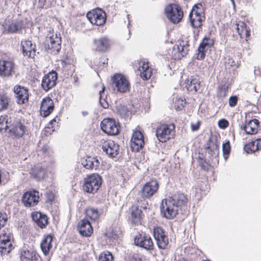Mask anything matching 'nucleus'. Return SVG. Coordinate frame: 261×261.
Segmentation results:
<instances>
[{
	"label": "nucleus",
	"mask_w": 261,
	"mask_h": 261,
	"mask_svg": "<svg viewBox=\"0 0 261 261\" xmlns=\"http://www.w3.org/2000/svg\"><path fill=\"white\" fill-rule=\"evenodd\" d=\"M175 125L173 123L160 122L155 128V136L159 142L166 143L173 138Z\"/></svg>",
	"instance_id": "1"
},
{
	"label": "nucleus",
	"mask_w": 261,
	"mask_h": 261,
	"mask_svg": "<svg viewBox=\"0 0 261 261\" xmlns=\"http://www.w3.org/2000/svg\"><path fill=\"white\" fill-rule=\"evenodd\" d=\"M189 19L192 26L194 28H200L205 19V9L200 3L195 4L189 14Z\"/></svg>",
	"instance_id": "2"
},
{
	"label": "nucleus",
	"mask_w": 261,
	"mask_h": 261,
	"mask_svg": "<svg viewBox=\"0 0 261 261\" xmlns=\"http://www.w3.org/2000/svg\"><path fill=\"white\" fill-rule=\"evenodd\" d=\"M13 234L8 228H4L0 233V254L5 255L9 253L14 247L12 244Z\"/></svg>",
	"instance_id": "3"
},
{
	"label": "nucleus",
	"mask_w": 261,
	"mask_h": 261,
	"mask_svg": "<svg viewBox=\"0 0 261 261\" xmlns=\"http://www.w3.org/2000/svg\"><path fill=\"white\" fill-rule=\"evenodd\" d=\"M102 181L101 177L98 174L88 175L84 179L83 189L85 192L95 194L101 186Z\"/></svg>",
	"instance_id": "4"
},
{
	"label": "nucleus",
	"mask_w": 261,
	"mask_h": 261,
	"mask_svg": "<svg viewBox=\"0 0 261 261\" xmlns=\"http://www.w3.org/2000/svg\"><path fill=\"white\" fill-rule=\"evenodd\" d=\"M179 207L169 196L162 200L161 211L163 216L172 219L178 214Z\"/></svg>",
	"instance_id": "5"
},
{
	"label": "nucleus",
	"mask_w": 261,
	"mask_h": 261,
	"mask_svg": "<svg viewBox=\"0 0 261 261\" xmlns=\"http://www.w3.org/2000/svg\"><path fill=\"white\" fill-rule=\"evenodd\" d=\"M167 18L173 23L180 22L184 16V12L181 6L176 4H168L165 9Z\"/></svg>",
	"instance_id": "6"
},
{
	"label": "nucleus",
	"mask_w": 261,
	"mask_h": 261,
	"mask_svg": "<svg viewBox=\"0 0 261 261\" xmlns=\"http://www.w3.org/2000/svg\"><path fill=\"white\" fill-rule=\"evenodd\" d=\"M112 86L114 90L121 93L128 92L130 85L125 76L121 73H115L112 77Z\"/></svg>",
	"instance_id": "7"
},
{
	"label": "nucleus",
	"mask_w": 261,
	"mask_h": 261,
	"mask_svg": "<svg viewBox=\"0 0 261 261\" xmlns=\"http://www.w3.org/2000/svg\"><path fill=\"white\" fill-rule=\"evenodd\" d=\"M159 187L160 185L156 179H150L143 186L140 191L142 198L143 199H151L158 193Z\"/></svg>",
	"instance_id": "8"
},
{
	"label": "nucleus",
	"mask_w": 261,
	"mask_h": 261,
	"mask_svg": "<svg viewBox=\"0 0 261 261\" xmlns=\"http://www.w3.org/2000/svg\"><path fill=\"white\" fill-rule=\"evenodd\" d=\"M86 16L91 23L97 26L103 25L107 20L105 12L100 8H96L89 11Z\"/></svg>",
	"instance_id": "9"
},
{
	"label": "nucleus",
	"mask_w": 261,
	"mask_h": 261,
	"mask_svg": "<svg viewBox=\"0 0 261 261\" xmlns=\"http://www.w3.org/2000/svg\"><path fill=\"white\" fill-rule=\"evenodd\" d=\"M9 133L10 136L15 138H20L25 134L27 127L20 120L10 118Z\"/></svg>",
	"instance_id": "10"
},
{
	"label": "nucleus",
	"mask_w": 261,
	"mask_h": 261,
	"mask_svg": "<svg viewBox=\"0 0 261 261\" xmlns=\"http://www.w3.org/2000/svg\"><path fill=\"white\" fill-rule=\"evenodd\" d=\"M101 130L106 134L115 136L119 133V123L115 119L110 118H105L100 123Z\"/></svg>",
	"instance_id": "11"
},
{
	"label": "nucleus",
	"mask_w": 261,
	"mask_h": 261,
	"mask_svg": "<svg viewBox=\"0 0 261 261\" xmlns=\"http://www.w3.org/2000/svg\"><path fill=\"white\" fill-rule=\"evenodd\" d=\"M99 146L103 152L112 158L116 157L119 153V145L112 140H101Z\"/></svg>",
	"instance_id": "12"
},
{
	"label": "nucleus",
	"mask_w": 261,
	"mask_h": 261,
	"mask_svg": "<svg viewBox=\"0 0 261 261\" xmlns=\"http://www.w3.org/2000/svg\"><path fill=\"white\" fill-rule=\"evenodd\" d=\"M134 242L136 245L148 250H152L154 244L149 234L141 231L135 237Z\"/></svg>",
	"instance_id": "13"
},
{
	"label": "nucleus",
	"mask_w": 261,
	"mask_h": 261,
	"mask_svg": "<svg viewBox=\"0 0 261 261\" xmlns=\"http://www.w3.org/2000/svg\"><path fill=\"white\" fill-rule=\"evenodd\" d=\"M40 199L39 192L36 190H31L24 192L21 202L26 207H34L38 204Z\"/></svg>",
	"instance_id": "14"
},
{
	"label": "nucleus",
	"mask_w": 261,
	"mask_h": 261,
	"mask_svg": "<svg viewBox=\"0 0 261 261\" xmlns=\"http://www.w3.org/2000/svg\"><path fill=\"white\" fill-rule=\"evenodd\" d=\"M16 65L11 60L0 59V76L9 77L15 73Z\"/></svg>",
	"instance_id": "15"
},
{
	"label": "nucleus",
	"mask_w": 261,
	"mask_h": 261,
	"mask_svg": "<svg viewBox=\"0 0 261 261\" xmlns=\"http://www.w3.org/2000/svg\"><path fill=\"white\" fill-rule=\"evenodd\" d=\"M153 237L160 249H166L169 244V239L164 229L161 226L153 228Z\"/></svg>",
	"instance_id": "16"
},
{
	"label": "nucleus",
	"mask_w": 261,
	"mask_h": 261,
	"mask_svg": "<svg viewBox=\"0 0 261 261\" xmlns=\"http://www.w3.org/2000/svg\"><path fill=\"white\" fill-rule=\"evenodd\" d=\"M61 48V38L57 33L53 34L46 40V49L51 54H58Z\"/></svg>",
	"instance_id": "17"
},
{
	"label": "nucleus",
	"mask_w": 261,
	"mask_h": 261,
	"mask_svg": "<svg viewBox=\"0 0 261 261\" xmlns=\"http://www.w3.org/2000/svg\"><path fill=\"white\" fill-rule=\"evenodd\" d=\"M16 102L18 105H26L29 102L30 96L28 88L19 85H16L13 89Z\"/></svg>",
	"instance_id": "18"
},
{
	"label": "nucleus",
	"mask_w": 261,
	"mask_h": 261,
	"mask_svg": "<svg viewBox=\"0 0 261 261\" xmlns=\"http://www.w3.org/2000/svg\"><path fill=\"white\" fill-rule=\"evenodd\" d=\"M130 147L133 151H139L144 145V138L143 133L139 130L133 131L130 143Z\"/></svg>",
	"instance_id": "19"
},
{
	"label": "nucleus",
	"mask_w": 261,
	"mask_h": 261,
	"mask_svg": "<svg viewBox=\"0 0 261 261\" xmlns=\"http://www.w3.org/2000/svg\"><path fill=\"white\" fill-rule=\"evenodd\" d=\"M129 219L132 223L135 225H141L143 222L144 215L139 206L133 205L129 208Z\"/></svg>",
	"instance_id": "20"
},
{
	"label": "nucleus",
	"mask_w": 261,
	"mask_h": 261,
	"mask_svg": "<svg viewBox=\"0 0 261 261\" xmlns=\"http://www.w3.org/2000/svg\"><path fill=\"white\" fill-rule=\"evenodd\" d=\"M21 49L24 57L34 59L36 56V45L29 40H23L21 41Z\"/></svg>",
	"instance_id": "21"
},
{
	"label": "nucleus",
	"mask_w": 261,
	"mask_h": 261,
	"mask_svg": "<svg viewBox=\"0 0 261 261\" xmlns=\"http://www.w3.org/2000/svg\"><path fill=\"white\" fill-rule=\"evenodd\" d=\"M57 79L58 74L55 71L53 70L47 74H45L41 82V87L45 91H47L55 86Z\"/></svg>",
	"instance_id": "22"
},
{
	"label": "nucleus",
	"mask_w": 261,
	"mask_h": 261,
	"mask_svg": "<svg viewBox=\"0 0 261 261\" xmlns=\"http://www.w3.org/2000/svg\"><path fill=\"white\" fill-rule=\"evenodd\" d=\"M54 103L50 97L47 96L43 98L40 108V115L43 117L48 116L54 110Z\"/></svg>",
	"instance_id": "23"
},
{
	"label": "nucleus",
	"mask_w": 261,
	"mask_h": 261,
	"mask_svg": "<svg viewBox=\"0 0 261 261\" xmlns=\"http://www.w3.org/2000/svg\"><path fill=\"white\" fill-rule=\"evenodd\" d=\"M95 49L98 52H105L109 50L112 45L111 40L106 36L93 40Z\"/></svg>",
	"instance_id": "24"
},
{
	"label": "nucleus",
	"mask_w": 261,
	"mask_h": 261,
	"mask_svg": "<svg viewBox=\"0 0 261 261\" xmlns=\"http://www.w3.org/2000/svg\"><path fill=\"white\" fill-rule=\"evenodd\" d=\"M138 70L140 71L141 77L143 80L149 79L153 72V69L149 65V62L145 59L141 60L139 63Z\"/></svg>",
	"instance_id": "25"
},
{
	"label": "nucleus",
	"mask_w": 261,
	"mask_h": 261,
	"mask_svg": "<svg viewBox=\"0 0 261 261\" xmlns=\"http://www.w3.org/2000/svg\"><path fill=\"white\" fill-rule=\"evenodd\" d=\"M77 229L80 234L85 237H90L93 232L91 222L87 219H82L78 223Z\"/></svg>",
	"instance_id": "26"
},
{
	"label": "nucleus",
	"mask_w": 261,
	"mask_h": 261,
	"mask_svg": "<svg viewBox=\"0 0 261 261\" xmlns=\"http://www.w3.org/2000/svg\"><path fill=\"white\" fill-rule=\"evenodd\" d=\"M241 128L245 131L246 134H256L260 129L259 122L256 119L250 120L242 126Z\"/></svg>",
	"instance_id": "27"
},
{
	"label": "nucleus",
	"mask_w": 261,
	"mask_h": 261,
	"mask_svg": "<svg viewBox=\"0 0 261 261\" xmlns=\"http://www.w3.org/2000/svg\"><path fill=\"white\" fill-rule=\"evenodd\" d=\"M185 88L191 92H196L200 88V82L197 76H192L185 83Z\"/></svg>",
	"instance_id": "28"
},
{
	"label": "nucleus",
	"mask_w": 261,
	"mask_h": 261,
	"mask_svg": "<svg viewBox=\"0 0 261 261\" xmlns=\"http://www.w3.org/2000/svg\"><path fill=\"white\" fill-rule=\"evenodd\" d=\"M85 214L84 219H87L91 222L98 221L100 216L99 211L97 208L91 206L88 207L85 209Z\"/></svg>",
	"instance_id": "29"
},
{
	"label": "nucleus",
	"mask_w": 261,
	"mask_h": 261,
	"mask_svg": "<svg viewBox=\"0 0 261 261\" xmlns=\"http://www.w3.org/2000/svg\"><path fill=\"white\" fill-rule=\"evenodd\" d=\"M32 217L33 221L41 228H45L48 223V218L46 215L42 214L40 212H33Z\"/></svg>",
	"instance_id": "30"
},
{
	"label": "nucleus",
	"mask_w": 261,
	"mask_h": 261,
	"mask_svg": "<svg viewBox=\"0 0 261 261\" xmlns=\"http://www.w3.org/2000/svg\"><path fill=\"white\" fill-rule=\"evenodd\" d=\"M236 30L240 37L247 41L250 36V29L247 27L245 22L239 21L236 24Z\"/></svg>",
	"instance_id": "31"
},
{
	"label": "nucleus",
	"mask_w": 261,
	"mask_h": 261,
	"mask_svg": "<svg viewBox=\"0 0 261 261\" xmlns=\"http://www.w3.org/2000/svg\"><path fill=\"white\" fill-rule=\"evenodd\" d=\"M169 197L173 199L179 208L187 205L189 201L187 195L180 192H177Z\"/></svg>",
	"instance_id": "32"
},
{
	"label": "nucleus",
	"mask_w": 261,
	"mask_h": 261,
	"mask_svg": "<svg viewBox=\"0 0 261 261\" xmlns=\"http://www.w3.org/2000/svg\"><path fill=\"white\" fill-rule=\"evenodd\" d=\"M32 177L38 180L43 179L46 175V171L45 168L39 166L35 165L30 171Z\"/></svg>",
	"instance_id": "33"
},
{
	"label": "nucleus",
	"mask_w": 261,
	"mask_h": 261,
	"mask_svg": "<svg viewBox=\"0 0 261 261\" xmlns=\"http://www.w3.org/2000/svg\"><path fill=\"white\" fill-rule=\"evenodd\" d=\"M20 261H37V256L36 251L33 250L22 249L20 251Z\"/></svg>",
	"instance_id": "34"
},
{
	"label": "nucleus",
	"mask_w": 261,
	"mask_h": 261,
	"mask_svg": "<svg viewBox=\"0 0 261 261\" xmlns=\"http://www.w3.org/2000/svg\"><path fill=\"white\" fill-rule=\"evenodd\" d=\"M53 236L51 234H46L41 242L40 246L42 252L45 255H47L52 247Z\"/></svg>",
	"instance_id": "35"
},
{
	"label": "nucleus",
	"mask_w": 261,
	"mask_h": 261,
	"mask_svg": "<svg viewBox=\"0 0 261 261\" xmlns=\"http://www.w3.org/2000/svg\"><path fill=\"white\" fill-rule=\"evenodd\" d=\"M132 108L130 105L125 106L119 105L116 107V112L121 118H127L132 114Z\"/></svg>",
	"instance_id": "36"
},
{
	"label": "nucleus",
	"mask_w": 261,
	"mask_h": 261,
	"mask_svg": "<svg viewBox=\"0 0 261 261\" xmlns=\"http://www.w3.org/2000/svg\"><path fill=\"white\" fill-rule=\"evenodd\" d=\"M82 165L87 169H96L99 165V162L97 159L87 156L82 161Z\"/></svg>",
	"instance_id": "37"
},
{
	"label": "nucleus",
	"mask_w": 261,
	"mask_h": 261,
	"mask_svg": "<svg viewBox=\"0 0 261 261\" xmlns=\"http://www.w3.org/2000/svg\"><path fill=\"white\" fill-rule=\"evenodd\" d=\"M23 23L21 21L12 22L8 25L6 31L7 33L14 34L21 31L22 28Z\"/></svg>",
	"instance_id": "38"
},
{
	"label": "nucleus",
	"mask_w": 261,
	"mask_h": 261,
	"mask_svg": "<svg viewBox=\"0 0 261 261\" xmlns=\"http://www.w3.org/2000/svg\"><path fill=\"white\" fill-rule=\"evenodd\" d=\"M11 100V97L7 93L0 94V112L8 108Z\"/></svg>",
	"instance_id": "39"
},
{
	"label": "nucleus",
	"mask_w": 261,
	"mask_h": 261,
	"mask_svg": "<svg viewBox=\"0 0 261 261\" xmlns=\"http://www.w3.org/2000/svg\"><path fill=\"white\" fill-rule=\"evenodd\" d=\"M230 88L228 83H225L218 86L217 91V97L218 98L225 97Z\"/></svg>",
	"instance_id": "40"
},
{
	"label": "nucleus",
	"mask_w": 261,
	"mask_h": 261,
	"mask_svg": "<svg viewBox=\"0 0 261 261\" xmlns=\"http://www.w3.org/2000/svg\"><path fill=\"white\" fill-rule=\"evenodd\" d=\"M9 122L10 118L8 119L7 115L0 116V132L5 133L9 130Z\"/></svg>",
	"instance_id": "41"
},
{
	"label": "nucleus",
	"mask_w": 261,
	"mask_h": 261,
	"mask_svg": "<svg viewBox=\"0 0 261 261\" xmlns=\"http://www.w3.org/2000/svg\"><path fill=\"white\" fill-rule=\"evenodd\" d=\"M214 42L215 40L213 39L205 37L202 39L199 46H202L203 48L207 50L214 46Z\"/></svg>",
	"instance_id": "42"
},
{
	"label": "nucleus",
	"mask_w": 261,
	"mask_h": 261,
	"mask_svg": "<svg viewBox=\"0 0 261 261\" xmlns=\"http://www.w3.org/2000/svg\"><path fill=\"white\" fill-rule=\"evenodd\" d=\"M255 148V142L254 141L248 142L244 146V149L247 153H253L257 151Z\"/></svg>",
	"instance_id": "43"
},
{
	"label": "nucleus",
	"mask_w": 261,
	"mask_h": 261,
	"mask_svg": "<svg viewBox=\"0 0 261 261\" xmlns=\"http://www.w3.org/2000/svg\"><path fill=\"white\" fill-rule=\"evenodd\" d=\"M113 256L111 253L108 251H105L99 255L98 261H113Z\"/></svg>",
	"instance_id": "44"
},
{
	"label": "nucleus",
	"mask_w": 261,
	"mask_h": 261,
	"mask_svg": "<svg viewBox=\"0 0 261 261\" xmlns=\"http://www.w3.org/2000/svg\"><path fill=\"white\" fill-rule=\"evenodd\" d=\"M223 154L225 159L228 158L231 151L230 143L229 140L222 145Z\"/></svg>",
	"instance_id": "45"
},
{
	"label": "nucleus",
	"mask_w": 261,
	"mask_h": 261,
	"mask_svg": "<svg viewBox=\"0 0 261 261\" xmlns=\"http://www.w3.org/2000/svg\"><path fill=\"white\" fill-rule=\"evenodd\" d=\"M105 90V87L104 85H102L101 89L99 91V103L101 107L104 109H107L109 107L108 102L105 100V98H102V95L104 93Z\"/></svg>",
	"instance_id": "46"
},
{
	"label": "nucleus",
	"mask_w": 261,
	"mask_h": 261,
	"mask_svg": "<svg viewBox=\"0 0 261 261\" xmlns=\"http://www.w3.org/2000/svg\"><path fill=\"white\" fill-rule=\"evenodd\" d=\"M171 56L174 60H180L182 58V56L179 51L177 44H175L173 47Z\"/></svg>",
	"instance_id": "47"
},
{
	"label": "nucleus",
	"mask_w": 261,
	"mask_h": 261,
	"mask_svg": "<svg viewBox=\"0 0 261 261\" xmlns=\"http://www.w3.org/2000/svg\"><path fill=\"white\" fill-rule=\"evenodd\" d=\"M185 103L186 101L182 98H176L174 101V107L176 111H179L184 108Z\"/></svg>",
	"instance_id": "48"
},
{
	"label": "nucleus",
	"mask_w": 261,
	"mask_h": 261,
	"mask_svg": "<svg viewBox=\"0 0 261 261\" xmlns=\"http://www.w3.org/2000/svg\"><path fill=\"white\" fill-rule=\"evenodd\" d=\"M178 47L179 51L182 56V58L186 56L188 52L189 45H185L184 42H182V44L180 43L179 44H177Z\"/></svg>",
	"instance_id": "49"
},
{
	"label": "nucleus",
	"mask_w": 261,
	"mask_h": 261,
	"mask_svg": "<svg viewBox=\"0 0 261 261\" xmlns=\"http://www.w3.org/2000/svg\"><path fill=\"white\" fill-rule=\"evenodd\" d=\"M225 65H227L228 66L236 67L238 66V62H235L232 57L230 56H227L225 58Z\"/></svg>",
	"instance_id": "50"
},
{
	"label": "nucleus",
	"mask_w": 261,
	"mask_h": 261,
	"mask_svg": "<svg viewBox=\"0 0 261 261\" xmlns=\"http://www.w3.org/2000/svg\"><path fill=\"white\" fill-rule=\"evenodd\" d=\"M202 47V46H199L198 48V53L197 54V59L199 60H203L205 57V51L206 50Z\"/></svg>",
	"instance_id": "51"
},
{
	"label": "nucleus",
	"mask_w": 261,
	"mask_h": 261,
	"mask_svg": "<svg viewBox=\"0 0 261 261\" xmlns=\"http://www.w3.org/2000/svg\"><path fill=\"white\" fill-rule=\"evenodd\" d=\"M238 100L239 98L237 96H231L228 100L229 106L230 107H234L235 106H237Z\"/></svg>",
	"instance_id": "52"
},
{
	"label": "nucleus",
	"mask_w": 261,
	"mask_h": 261,
	"mask_svg": "<svg viewBox=\"0 0 261 261\" xmlns=\"http://www.w3.org/2000/svg\"><path fill=\"white\" fill-rule=\"evenodd\" d=\"M60 120V118L57 116L54 119L51 120L48 124V126L46 128L51 129V131L54 130V126L56 124L58 123V121Z\"/></svg>",
	"instance_id": "53"
},
{
	"label": "nucleus",
	"mask_w": 261,
	"mask_h": 261,
	"mask_svg": "<svg viewBox=\"0 0 261 261\" xmlns=\"http://www.w3.org/2000/svg\"><path fill=\"white\" fill-rule=\"evenodd\" d=\"M218 126L220 128L225 129L229 126V122L225 119H220L218 121Z\"/></svg>",
	"instance_id": "54"
},
{
	"label": "nucleus",
	"mask_w": 261,
	"mask_h": 261,
	"mask_svg": "<svg viewBox=\"0 0 261 261\" xmlns=\"http://www.w3.org/2000/svg\"><path fill=\"white\" fill-rule=\"evenodd\" d=\"M7 221V217L5 214L0 212V229L3 227Z\"/></svg>",
	"instance_id": "55"
},
{
	"label": "nucleus",
	"mask_w": 261,
	"mask_h": 261,
	"mask_svg": "<svg viewBox=\"0 0 261 261\" xmlns=\"http://www.w3.org/2000/svg\"><path fill=\"white\" fill-rule=\"evenodd\" d=\"M207 189V185L205 184L204 182H201L200 185L199 186H198L196 188V194L198 193V191L200 190L201 191L200 194L202 195L203 193H202L203 191H205V190Z\"/></svg>",
	"instance_id": "56"
},
{
	"label": "nucleus",
	"mask_w": 261,
	"mask_h": 261,
	"mask_svg": "<svg viewBox=\"0 0 261 261\" xmlns=\"http://www.w3.org/2000/svg\"><path fill=\"white\" fill-rule=\"evenodd\" d=\"M200 125H201V122L200 121H198L196 123H192L191 124V129L193 131H196L199 129Z\"/></svg>",
	"instance_id": "57"
},
{
	"label": "nucleus",
	"mask_w": 261,
	"mask_h": 261,
	"mask_svg": "<svg viewBox=\"0 0 261 261\" xmlns=\"http://www.w3.org/2000/svg\"><path fill=\"white\" fill-rule=\"evenodd\" d=\"M255 142V149L259 150L261 149V138H258L254 141Z\"/></svg>",
	"instance_id": "58"
},
{
	"label": "nucleus",
	"mask_w": 261,
	"mask_h": 261,
	"mask_svg": "<svg viewBox=\"0 0 261 261\" xmlns=\"http://www.w3.org/2000/svg\"><path fill=\"white\" fill-rule=\"evenodd\" d=\"M50 150L49 147L47 145H43V147L41 149V151L43 153L46 154L47 153H48Z\"/></svg>",
	"instance_id": "59"
},
{
	"label": "nucleus",
	"mask_w": 261,
	"mask_h": 261,
	"mask_svg": "<svg viewBox=\"0 0 261 261\" xmlns=\"http://www.w3.org/2000/svg\"><path fill=\"white\" fill-rule=\"evenodd\" d=\"M104 59V61L103 62V64H105V61H106V63L107 64L108 63V59L107 58L106 59Z\"/></svg>",
	"instance_id": "60"
},
{
	"label": "nucleus",
	"mask_w": 261,
	"mask_h": 261,
	"mask_svg": "<svg viewBox=\"0 0 261 261\" xmlns=\"http://www.w3.org/2000/svg\"><path fill=\"white\" fill-rule=\"evenodd\" d=\"M62 63L63 66L66 65V63H65V61L64 60H62Z\"/></svg>",
	"instance_id": "61"
},
{
	"label": "nucleus",
	"mask_w": 261,
	"mask_h": 261,
	"mask_svg": "<svg viewBox=\"0 0 261 261\" xmlns=\"http://www.w3.org/2000/svg\"><path fill=\"white\" fill-rule=\"evenodd\" d=\"M138 259L139 261H141L142 259L141 257H139Z\"/></svg>",
	"instance_id": "62"
},
{
	"label": "nucleus",
	"mask_w": 261,
	"mask_h": 261,
	"mask_svg": "<svg viewBox=\"0 0 261 261\" xmlns=\"http://www.w3.org/2000/svg\"><path fill=\"white\" fill-rule=\"evenodd\" d=\"M231 1L232 2V4L233 5H234V0H231Z\"/></svg>",
	"instance_id": "63"
},
{
	"label": "nucleus",
	"mask_w": 261,
	"mask_h": 261,
	"mask_svg": "<svg viewBox=\"0 0 261 261\" xmlns=\"http://www.w3.org/2000/svg\"><path fill=\"white\" fill-rule=\"evenodd\" d=\"M53 199H54V196H53L52 199H50V201H52Z\"/></svg>",
	"instance_id": "64"
}]
</instances>
